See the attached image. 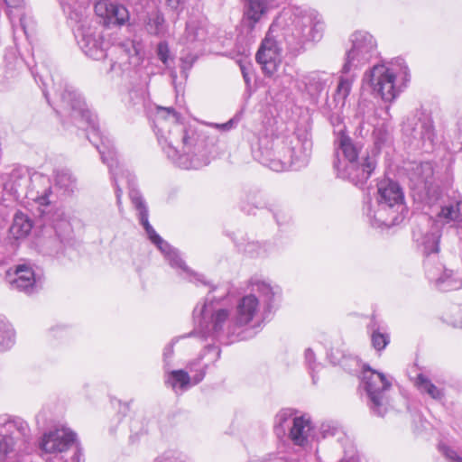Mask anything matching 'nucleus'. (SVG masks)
Returning <instances> with one entry per match:
<instances>
[{"instance_id": "f257e3e1", "label": "nucleus", "mask_w": 462, "mask_h": 462, "mask_svg": "<svg viewBox=\"0 0 462 462\" xmlns=\"http://www.w3.org/2000/svg\"><path fill=\"white\" fill-rule=\"evenodd\" d=\"M51 81L54 79L51 77ZM53 88L56 93H60V104L54 107L56 112L64 117H69L72 124L79 128L88 131L87 137L90 143L97 149L100 153L103 163L106 164L111 179L116 187V197L117 205H121L123 195L120 183L125 180L129 189V198L137 211V217L140 224L143 226L150 241L155 245L164 255L169 264L180 272L183 279L188 280L197 285L202 284L210 288V292L217 290V286L211 285L205 277L189 269L185 262L180 258L178 252L164 241L151 226L148 220V207L140 191L136 189L135 177L122 163L113 142L105 136L99 130L97 124L96 116L88 109L84 97L71 85L67 82H60L58 85L53 82Z\"/></svg>"}, {"instance_id": "f03ea898", "label": "nucleus", "mask_w": 462, "mask_h": 462, "mask_svg": "<svg viewBox=\"0 0 462 462\" xmlns=\"http://www.w3.org/2000/svg\"><path fill=\"white\" fill-rule=\"evenodd\" d=\"M51 81L54 79L51 77ZM53 88L56 93H60V104L54 107L56 112L64 117H69L72 124L79 128L88 131L87 137L90 143L97 149L100 153L103 163L106 164L111 179L116 187V197L117 205H121L123 195L120 183L125 180L129 189V198L137 211V217L140 224L143 226L150 241L155 245L164 255L169 264L180 272L183 279L188 280L197 285L202 284L210 288V292L217 290V286L211 285L205 277L189 269L185 262L180 258L178 252L164 241L151 226L148 220V207L140 191L136 189L135 177L122 163L113 142L105 136L99 130L97 124L96 116L88 109L84 97L71 85L67 82H60L58 85L53 82Z\"/></svg>"}, {"instance_id": "7ed1b4c3", "label": "nucleus", "mask_w": 462, "mask_h": 462, "mask_svg": "<svg viewBox=\"0 0 462 462\" xmlns=\"http://www.w3.org/2000/svg\"><path fill=\"white\" fill-rule=\"evenodd\" d=\"M180 114L172 108L158 107L154 126L159 143L178 167L197 170L209 163L204 142L192 129L180 124Z\"/></svg>"}, {"instance_id": "20e7f679", "label": "nucleus", "mask_w": 462, "mask_h": 462, "mask_svg": "<svg viewBox=\"0 0 462 462\" xmlns=\"http://www.w3.org/2000/svg\"><path fill=\"white\" fill-rule=\"evenodd\" d=\"M311 152L312 141L306 131H297L289 135L261 136L257 147L253 149L255 160L277 172L305 167Z\"/></svg>"}, {"instance_id": "39448f33", "label": "nucleus", "mask_w": 462, "mask_h": 462, "mask_svg": "<svg viewBox=\"0 0 462 462\" xmlns=\"http://www.w3.org/2000/svg\"><path fill=\"white\" fill-rule=\"evenodd\" d=\"M279 19L285 22V49L291 57L299 56L308 45L315 44L323 37L325 23L314 9L293 6L283 12Z\"/></svg>"}, {"instance_id": "423d86ee", "label": "nucleus", "mask_w": 462, "mask_h": 462, "mask_svg": "<svg viewBox=\"0 0 462 462\" xmlns=\"http://www.w3.org/2000/svg\"><path fill=\"white\" fill-rule=\"evenodd\" d=\"M334 146L333 166L337 176L355 185L365 182L376 167V160L363 152V143L353 139L343 129H339Z\"/></svg>"}, {"instance_id": "0eeeda50", "label": "nucleus", "mask_w": 462, "mask_h": 462, "mask_svg": "<svg viewBox=\"0 0 462 462\" xmlns=\"http://www.w3.org/2000/svg\"><path fill=\"white\" fill-rule=\"evenodd\" d=\"M402 189L398 182L384 179L377 184V191L364 205L363 210L370 225L388 229L404 220Z\"/></svg>"}, {"instance_id": "6e6552de", "label": "nucleus", "mask_w": 462, "mask_h": 462, "mask_svg": "<svg viewBox=\"0 0 462 462\" xmlns=\"http://www.w3.org/2000/svg\"><path fill=\"white\" fill-rule=\"evenodd\" d=\"M215 297L208 296L205 302L198 304L193 310L196 323L194 334L203 339L217 340L236 334L237 326H234V318H230L227 309L217 307Z\"/></svg>"}, {"instance_id": "1a4fd4ad", "label": "nucleus", "mask_w": 462, "mask_h": 462, "mask_svg": "<svg viewBox=\"0 0 462 462\" xmlns=\"http://www.w3.org/2000/svg\"><path fill=\"white\" fill-rule=\"evenodd\" d=\"M362 383L371 411L377 416H384L391 406L386 393L391 388L392 382L383 374L365 367L363 371Z\"/></svg>"}, {"instance_id": "9d476101", "label": "nucleus", "mask_w": 462, "mask_h": 462, "mask_svg": "<svg viewBox=\"0 0 462 462\" xmlns=\"http://www.w3.org/2000/svg\"><path fill=\"white\" fill-rule=\"evenodd\" d=\"M351 48L346 51L342 68L344 74L357 70L370 61L377 53L374 37L365 31H356L351 37Z\"/></svg>"}, {"instance_id": "9b49d317", "label": "nucleus", "mask_w": 462, "mask_h": 462, "mask_svg": "<svg viewBox=\"0 0 462 462\" xmlns=\"http://www.w3.org/2000/svg\"><path fill=\"white\" fill-rule=\"evenodd\" d=\"M406 171L411 182L410 188L416 191L419 199H427L429 202L431 199H438L440 192L434 182V169L431 162H410Z\"/></svg>"}, {"instance_id": "f8f14e48", "label": "nucleus", "mask_w": 462, "mask_h": 462, "mask_svg": "<svg viewBox=\"0 0 462 462\" xmlns=\"http://www.w3.org/2000/svg\"><path fill=\"white\" fill-rule=\"evenodd\" d=\"M75 23L77 24L74 30L75 38L82 51L93 60H99L106 58L108 43L104 41L97 27L92 25L88 16Z\"/></svg>"}, {"instance_id": "ddd939ff", "label": "nucleus", "mask_w": 462, "mask_h": 462, "mask_svg": "<svg viewBox=\"0 0 462 462\" xmlns=\"http://www.w3.org/2000/svg\"><path fill=\"white\" fill-rule=\"evenodd\" d=\"M364 81L369 85L375 97H381L385 102L393 101L400 93L395 83V71L383 64L374 65L366 71Z\"/></svg>"}, {"instance_id": "4468645a", "label": "nucleus", "mask_w": 462, "mask_h": 462, "mask_svg": "<svg viewBox=\"0 0 462 462\" xmlns=\"http://www.w3.org/2000/svg\"><path fill=\"white\" fill-rule=\"evenodd\" d=\"M275 26L276 24L271 25L255 56L264 73L269 76L276 71L281 61L282 53L284 51L289 54L285 49L284 32H282V39L280 41H277L273 35Z\"/></svg>"}, {"instance_id": "2eb2a0df", "label": "nucleus", "mask_w": 462, "mask_h": 462, "mask_svg": "<svg viewBox=\"0 0 462 462\" xmlns=\"http://www.w3.org/2000/svg\"><path fill=\"white\" fill-rule=\"evenodd\" d=\"M271 313H265L259 299L249 293L240 298L236 303L234 326L243 328L251 325L259 327L263 321L269 318Z\"/></svg>"}, {"instance_id": "dca6fc26", "label": "nucleus", "mask_w": 462, "mask_h": 462, "mask_svg": "<svg viewBox=\"0 0 462 462\" xmlns=\"http://www.w3.org/2000/svg\"><path fill=\"white\" fill-rule=\"evenodd\" d=\"M15 277L10 281L11 286L28 295L37 292L42 286V273L34 269L31 263L17 264L14 269Z\"/></svg>"}, {"instance_id": "f3484780", "label": "nucleus", "mask_w": 462, "mask_h": 462, "mask_svg": "<svg viewBox=\"0 0 462 462\" xmlns=\"http://www.w3.org/2000/svg\"><path fill=\"white\" fill-rule=\"evenodd\" d=\"M208 37V23L204 18L189 16L184 32L178 38V44L194 50L203 44Z\"/></svg>"}, {"instance_id": "a211bd4d", "label": "nucleus", "mask_w": 462, "mask_h": 462, "mask_svg": "<svg viewBox=\"0 0 462 462\" xmlns=\"http://www.w3.org/2000/svg\"><path fill=\"white\" fill-rule=\"evenodd\" d=\"M207 369V365H200L199 373L192 375H189V372L182 369L171 370L166 374L164 382L177 395H180L191 386L202 382Z\"/></svg>"}, {"instance_id": "6ab92c4d", "label": "nucleus", "mask_w": 462, "mask_h": 462, "mask_svg": "<svg viewBox=\"0 0 462 462\" xmlns=\"http://www.w3.org/2000/svg\"><path fill=\"white\" fill-rule=\"evenodd\" d=\"M248 288L251 293H258L263 299L262 306L265 313H272L277 299L281 295V289L277 285H273L269 281L261 277H252L248 282Z\"/></svg>"}, {"instance_id": "aec40b11", "label": "nucleus", "mask_w": 462, "mask_h": 462, "mask_svg": "<svg viewBox=\"0 0 462 462\" xmlns=\"http://www.w3.org/2000/svg\"><path fill=\"white\" fill-rule=\"evenodd\" d=\"M52 190L49 177L41 173H33L31 184L25 192V198L40 206H48L51 203Z\"/></svg>"}, {"instance_id": "412c9836", "label": "nucleus", "mask_w": 462, "mask_h": 462, "mask_svg": "<svg viewBox=\"0 0 462 462\" xmlns=\"http://www.w3.org/2000/svg\"><path fill=\"white\" fill-rule=\"evenodd\" d=\"M138 50L134 42L126 40L107 47V56L110 60L109 71L122 70L123 66L129 62L131 57L137 55Z\"/></svg>"}, {"instance_id": "4be33fe9", "label": "nucleus", "mask_w": 462, "mask_h": 462, "mask_svg": "<svg viewBox=\"0 0 462 462\" xmlns=\"http://www.w3.org/2000/svg\"><path fill=\"white\" fill-rule=\"evenodd\" d=\"M286 0H247L244 14V24L253 30L269 9L279 6Z\"/></svg>"}, {"instance_id": "5701e85b", "label": "nucleus", "mask_w": 462, "mask_h": 462, "mask_svg": "<svg viewBox=\"0 0 462 462\" xmlns=\"http://www.w3.org/2000/svg\"><path fill=\"white\" fill-rule=\"evenodd\" d=\"M56 218L53 219V228L56 236L45 244V253L50 255H56L62 250V245L68 241L71 232L69 222L63 217L62 213H56Z\"/></svg>"}, {"instance_id": "b1692460", "label": "nucleus", "mask_w": 462, "mask_h": 462, "mask_svg": "<svg viewBox=\"0 0 462 462\" xmlns=\"http://www.w3.org/2000/svg\"><path fill=\"white\" fill-rule=\"evenodd\" d=\"M32 175L24 167H16L9 174L8 180L4 184V189L10 193L15 199L25 197L31 184Z\"/></svg>"}, {"instance_id": "393cba45", "label": "nucleus", "mask_w": 462, "mask_h": 462, "mask_svg": "<svg viewBox=\"0 0 462 462\" xmlns=\"http://www.w3.org/2000/svg\"><path fill=\"white\" fill-rule=\"evenodd\" d=\"M76 435H42L40 448L46 454L63 453L73 445Z\"/></svg>"}, {"instance_id": "a878e982", "label": "nucleus", "mask_w": 462, "mask_h": 462, "mask_svg": "<svg viewBox=\"0 0 462 462\" xmlns=\"http://www.w3.org/2000/svg\"><path fill=\"white\" fill-rule=\"evenodd\" d=\"M145 31L154 36L163 37L168 32V23L162 11L155 6L143 18Z\"/></svg>"}, {"instance_id": "bb28decb", "label": "nucleus", "mask_w": 462, "mask_h": 462, "mask_svg": "<svg viewBox=\"0 0 462 462\" xmlns=\"http://www.w3.org/2000/svg\"><path fill=\"white\" fill-rule=\"evenodd\" d=\"M372 347L381 355L383 350L390 344V334L385 326L382 325L374 317L367 325Z\"/></svg>"}, {"instance_id": "cd10ccee", "label": "nucleus", "mask_w": 462, "mask_h": 462, "mask_svg": "<svg viewBox=\"0 0 462 462\" xmlns=\"http://www.w3.org/2000/svg\"><path fill=\"white\" fill-rule=\"evenodd\" d=\"M68 19L79 23L87 17V11L92 0H57Z\"/></svg>"}, {"instance_id": "c85d7f7f", "label": "nucleus", "mask_w": 462, "mask_h": 462, "mask_svg": "<svg viewBox=\"0 0 462 462\" xmlns=\"http://www.w3.org/2000/svg\"><path fill=\"white\" fill-rule=\"evenodd\" d=\"M325 73L311 71L302 75L298 81L299 88L307 91L310 95H316L322 91L326 80L323 79Z\"/></svg>"}, {"instance_id": "c756f323", "label": "nucleus", "mask_w": 462, "mask_h": 462, "mask_svg": "<svg viewBox=\"0 0 462 462\" xmlns=\"http://www.w3.org/2000/svg\"><path fill=\"white\" fill-rule=\"evenodd\" d=\"M28 423L21 417L4 413L0 415V433H25Z\"/></svg>"}, {"instance_id": "7c9ffc66", "label": "nucleus", "mask_w": 462, "mask_h": 462, "mask_svg": "<svg viewBox=\"0 0 462 462\" xmlns=\"http://www.w3.org/2000/svg\"><path fill=\"white\" fill-rule=\"evenodd\" d=\"M31 219L22 212L15 213L10 226V234L15 239L25 237L32 230Z\"/></svg>"}, {"instance_id": "2f4dec72", "label": "nucleus", "mask_w": 462, "mask_h": 462, "mask_svg": "<svg viewBox=\"0 0 462 462\" xmlns=\"http://www.w3.org/2000/svg\"><path fill=\"white\" fill-rule=\"evenodd\" d=\"M313 430H315V424L311 415L294 409L292 431L290 433H310Z\"/></svg>"}, {"instance_id": "473e14b6", "label": "nucleus", "mask_w": 462, "mask_h": 462, "mask_svg": "<svg viewBox=\"0 0 462 462\" xmlns=\"http://www.w3.org/2000/svg\"><path fill=\"white\" fill-rule=\"evenodd\" d=\"M293 410L292 408H282L275 414L273 418V430L275 433L292 431Z\"/></svg>"}, {"instance_id": "72a5a7b5", "label": "nucleus", "mask_w": 462, "mask_h": 462, "mask_svg": "<svg viewBox=\"0 0 462 462\" xmlns=\"http://www.w3.org/2000/svg\"><path fill=\"white\" fill-rule=\"evenodd\" d=\"M107 16L103 20L106 26L111 25H123L129 20L128 10L122 5L111 4V8H108Z\"/></svg>"}, {"instance_id": "f704fd0d", "label": "nucleus", "mask_w": 462, "mask_h": 462, "mask_svg": "<svg viewBox=\"0 0 462 462\" xmlns=\"http://www.w3.org/2000/svg\"><path fill=\"white\" fill-rule=\"evenodd\" d=\"M55 185L64 193H71L77 188V179L68 169H60L55 171Z\"/></svg>"}, {"instance_id": "c9c22d12", "label": "nucleus", "mask_w": 462, "mask_h": 462, "mask_svg": "<svg viewBox=\"0 0 462 462\" xmlns=\"http://www.w3.org/2000/svg\"><path fill=\"white\" fill-rule=\"evenodd\" d=\"M461 206L460 202H453L441 207L437 214V221L448 224L459 220L461 217Z\"/></svg>"}, {"instance_id": "e433bc0d", "label": "nucleus", "mask_w": 462, "mask_h": 462, "mask_svg": "<svg viewBox=\"0 0 462 462\" xmlns=\"http://www.w3.org/2000/svg\"><path fill=\"white\" fill-rule=\"evenodd\" d=\"M414 383L420 393L429 394L434 400L439 401L444 397L443 391L438 388L428 377L421 374L416 377Z\"/></svg>"}, {"instance_id": "4c0bfd02", "label": "nucleus", "mask_w": 462, "mask_h": 462, "mask_svg": "<svg viewBox=\"0 0 462 462\" xmlns=\"http://www.w3.org/2000/svg\"><path fill=\"white\" fill-rule=\"evenodd\" d=\"M346 76H341L335 92V100L337 104L344 106L346 97L349 96L355 75L346 73Z\"/></svg>"}, {"instance_id": "58836bf2", "label": "nucleus", "mask_w": 462, "mask_h": 462, "mask_svg": "<svg viewBox=\"0 0 462 462\" xmlns=\"http://www.w3.org/2000/svg\"><path fill=\"white\" fill-rule=\"evenodd\" d=\"M441 319L444 322L462 328V306L451 305L442 313Z\"/></svg>"}, {"instance_id": "ea45409f", "label": "nucleus", "mask_w": 462, "mask_h": 462, "mask_svg": "<svg viewBox=\"0 0 462 462\" xmlns=\"http://www.w3.org/2000/svg\"><path fill=\"white\" fill-rule=\"evenodd\" d=\"M14 329L6 321L0 319V351H5L14 344Z\"/></svg>"}, {"instance_id": "a19ab883", "label": "nucleus", "mask_w": 462, "mask_h": 462, "mask_svg": "<svg viewBox=\"0 0 462 462\" xmlns=\"http://www.w3.org/2000/svg\"><path fill=\"white\" fill-rule=\"evenodd\" d=\"M252 205L255 208H263L266 206L265 202L263 199L262 194L257 190H249L245 193L244 202L242 205V209L246 211L247 213H251V208H248L247 206Z\"/></svg>"}, {"instance_id": "79ce46f5", "label": "nucleus", "mask_w": 462, "mask_h": 462, "mask_svg": "<svg viewBox=\"0 0 462 462\" xmlns=\"http://www.w3.org/2000/svg\"><path fill=\"white\" fill-rule=\"evenodd\" d=\"M273 217L279 226H286L291 221L290 210L283 206H276L271 208Z\"/></svg>"}, {"instance_id": "37998d69", "label": "nucleus", "mask_w": 462, "mask_h": 462, "mask_svg": "<svg viewBox=\"0 0 462 462\" xmlns=\"http://www.w3.org/2000/svg\"><path fill=\"white\" fill-rule=\"evenodd\" d=\"M420 120V138L423 141H429L430 143H433L435 140V132L432 121L425 117L423 120Z\"/></svg>"}, {"instance_id": "c03bdc74", "label": "nucleus", "mask_w": 462, "mask_h": 462, "mask_svg": "<svg viewBox=\"0 0 462 462\" xmlns=\"http://www.w3.org/2000/svg\"><path fill=\"white\" fill-rule=\"evenodd\" d=\"M152 462H189V460L175 450H168L156 457Z\"/></svg>"}, {"instance_id": "a18cd8bd", "label": "nucleus", "mask_w": 462, "mask_h": 462, "mask_svg": "<svg viewBox=\"0 0 462 462\" xmlns=\"http://www.w3.org/2000/svg\"><path fill=\"white\" fill-rule=\"evenodd\" d=\"M164 2L169 12L172 13L174 16L172 22L175 23L183 12L185 0H164Z\"/></svg>"}, {"instance_id": "49530a36", "label": "nucleus", "mask_w": 462, "mask_h": 462, "mask_svg": "<svg viewBox=\"0 0 462 462\" xmlns=\"http://www.w3.org/2000/svg\"><path fill=\"white\" fill-rule=\"evenodd\" d=\"M220 353L221 350L218 346L208 344L207 346H205L204 353L200 357L205 356L207 358L206 364H208L209 365L216 363L219 359Z\"/></svg>"}, {"instance_id": "de8ad7c7", "label": "nucleus", "mask_w": 462, "mask_h": 462, "mask_svg": "<svg viewBox=\"0 0 462 462\" xmlns=\"http://www.w3.org/2000/svg\"><path fill=\"white\" fill-rule=\"evenodd\" d=\"M190 50L187 49V52H181L180 62H181V73L185 78L188 77V70L193 66L198 56L189 52Z\"/></svg>"}, {"instance_id": "09e8293b", "label": "nucleus", "mask_w": 462, "mask_h": 462, "mask_svg": "<svg viewBox=\"0 0 462 462\" xmlns=\"http://www.w3.org/2000/svg\"><path fill=\"white\" fill-rule=\"evenodd\" d=\"M21 63L19 60H16L15 65L12 66L11 64L6 65L5 72H0V77H4L5 79V81H0V89H3L7 84H9L13 79H14L18 73L16 72V65Z\"/></svg>"}, {"instance_id": "8fccbe9b", "label": "nucleus", "mask_w": 462, "mask_h": 462, "mask_svg": "<svg viewBox=\"0 0 462 462\" xmlns=\"http://www.w3.org/2000/svg\"><path fill=\"white\" fill-rule=\"evenodd\" d=\"M14 442L12 435H0V458L13 450Z\"/></svg>"}, {"instance_id": "3c124183", "label": "nucleus", "mask_w": 462, "mask_h": 462, "mask_svg": "<svg viewBox=\"0 0 462 462\" xmlns=\"http://www.w3.org/2000/svg\"><path fill=\"white\" fill-rule=\"evenodd\" d=\"M374 145L380 149L389 140V134L383 127H377L373 132Z\"/></svg>"}, {"instance_id": "603ef678", "label": "nucleus", "mask_w": 462, "mask_h": 462, "mask_svg": "<svg viewBox=\"0 0 462 462\" xmlns=\"http://www.w3.org/2000/svg\"><path fill=\"white\" fill-rule=\"evenodd\" d=\"M111 2L109 0L94 1V11L97 16L104 18L107 16L108 8H111Z\"/></svg>"}, {"instance_id": "864d4df0", "label": "nucleus", "mask_w": 462, "mask_h": 462, "mask_svg": "<svg viewBox=\"0 0 462 462\" xmlns=\"http://www.w3.org/2000/svg\"><path fill=\"white\" fill-rule=\"evenodd\" d=\"M439 450L449 462H462V457H459L454 449L442 442L439 444Z\"/></svg>"}, {"instance_id": "5fc2aeb1", "label": "nucleus", "mask_w": 462, "mask_h": 462, "mask_svg": "<svg viewBox=\"0 0 462 462\" xmlns=\"http://www.w3.org/2000/svg\"><path fill=\"white\" fill-rule=\"evenodd\" d=\"M308 436L309 435H282V438L284 440L290 441L295 446L303 448L309 442Z\"/></svg>"}, {"instance_id": "6e6d98bb", "label": "nucleus", "mask_w": 462, "mask_h": 462, "mask_svg": "<svg viewBox=\"0 0 462 462\" xmlns=\"http://www.w3.org/2000/svg\"><path fill=\"white\" fill-rule=\"evenodd\" d=\"M157 56L159 58V60H162V62L164 65H167L169 56H170V50H169L168 44L166 42H160L158 44Z\"/></svg>"}, {"instance_id": "4d7b16f0", "label": "nucleus", "mask_w": 462, "mask_h": 462, "mask_svg": "<svg viewBox=\"0 0 462 462\" xmlns=\"http://www.w3.org/2000/svg\"><path fill=\"white\" fill-rule=\"evenodd\" d=\"M341 430L339 423L333 420H328L321 424L320 433H335Z\"/></svg>"}, {"instance_id": "13d9d810", "label": "nucleus", "mask_w": 462, "mask_h": 462, "mask_svg": "<svg viewBox=\"0 0 462 462\" xmlns=\"http://www.w3.org/2000/svg\"><path fill=\"white\" fill-rule=\"evenodd\" d=\"M201 359H202V357H199L198 359H196L194 361H190L187 365V372H189V374L190 373L193 374H199L200 365H206V363H201ZM207 365L208 366V364H207Z\"/></svg>"}, {"instance_id": "bf43d9fd", "label": "nucleus", "mask_w": 462, "mask_h": 462, "mask_svg": "<svg viewBox=\"0 0 462 462\" xmlns=\"http://www.w3.org/2000/svg\"><path fill=\"white\" fill-rule=\"evenodd\" d=\"M305 362L309 367L314 371L316 369L315 365V354L311 348H307L304 352Z\"/></svg>"}, {"instance_id": "052dcab7", "label": "nucleus", "mask_w": 462, "mask_h": 462, "mask_svg": "<svg viewBox=\"0 0 462 462\" xmlns=\"http://www.w3.org/2000/svg\"><path fill=\"white\" fill-rule=\"evenodd\" d=\"M177 340H178L177 338L173 339L169 345H167L164 347L163 358H164V361L166 364H168L169 360L171 358V356L173 355V346Z\"/></svg>"}, {"instance_id": "680f3d73", "label": "nucleus", "mask_w": 462, "mask_h": 462, "mask_svg": "<svg viewBox=\"0 0 462 462\" xmlns=\"http://www.w3.org/2000/svg\"><path fill=\"white\" fill-rule=\"evenodd\" d=\"M32 75H33L34 79H35V81H36L37 83H39V81H41V83H42V93H43V95H44L45 98L47 99L48 103H49L50 105H51V100H50V98H49V93H48V91H47V89H46V88H47V83H46V82H45V80L42 79V75H39V74H35L34 72H32Z\"/></svg>"}, {"instance_id": "e2e57ef3", "label": "nucleus", "mask_w": 462, "mask_h": 462, "mask_svg": "<svg viewBox=\"0 0 462 462\" xmlns=\"http://www.w3.org/2000/svg\"><path fill=\"white\" fill-rule=\"evenodd\" d=\"M48 433H75L71 429H69L66 424L64 423H58L55 426L54 430H50Z\"/></svg>"}, {"instance_id": "0e129e2a", "label": "nucleus", "mask_w": 462, "mask_h": 462, "mask_svg": "<svg viewBox=\"0 0 462 462\" xmlns=\"http://www.w3.org/2000/svg\"><path fill=\"white\" fill-rule=\"evenodd\" d=\"M84 454L80 447H77L75 453L71 457V462H84Z\"/></svg>"}, {"instance_id": "69168bd1", "label": "nucleus", "mask_w": 462, "mask_h": 462, "mask_svg": "<svg viewBox=\"0 0 462 462\" xmlns=\"http://www.w3.org/2000/svg\"><path fill=\"white\" fill-rule=\"evenodd\" d=\"M328 356L330 360V362L334 365H339L341 363V359L344 357L343 354L337 353V355H334L333 351L331 350Z\"/></svg>"}, {"instance_id": "338daca9", "label": "nucleus", "mask_w": 462, "mask_h": 462, "mask_svg": "<svg viewBox=\"0 0 462 462\" xmlns=\"http://www.w3.org/2000/svg\"><path fill=\"white\" fill-rule=\"evenodd\" d=\"M241 71H242L243 78H244V79H245V83H246L247 85H249V84H250L251 78H250L249 73L247 72V70H246L245 67V66H243V65H241Z\"/></svg>"}, {"instance_id": "774afa93", "label": "nucleus", "mask_w": 462, "mask_h": 462, "mask_svg": "<svg viewBox=\"0 0 462 462\" xmlns=\"http://www.w3.org/2000/svg\"><path fill=\"white\" fill-rule=\"evenodd\" d=\"M232 125H233V121H232V120H230V121H229V122H227L226 124H224V125H222V127H223L224 129H226V130H228V129H230V128L232 127Z\"/></svg>"}]
</instances>
